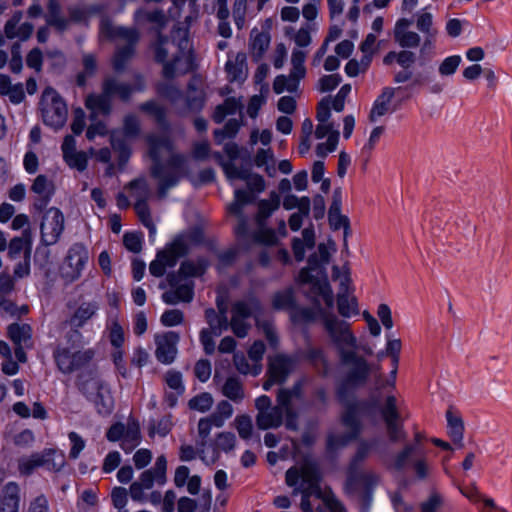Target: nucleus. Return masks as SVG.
<instances>
[{
    "instance_id": "nucleus-53",
    "label": "nucleus",
    "mask_w": 512,
    "mask_h": 512,
    "mask_svg": "<svg viewBox=\"0 0 512 512\" xmlns=\"http://www.w3.org/2000/svg\"><path fill=\"white\" fill-rule=\"evenodd\" d=\"M94 355L92 349L72 353L73 372L85 368L92 361Z\"/></svg>"
},
{
    "instance_id": "nucleus-64",
    "label": "nucleus",
    "mask_w": 512,
    "mask_h": 512,
    "mask_svg": "<svg viewBox=\"0 0 512 512\" xmlns=\"http://www.w3.org/2000/svg\"><path fill=\"white\" fill-rule=\"evenodd\" d=\"M432 15L430 13H423L417 19V29L422 33L429 36H436L437 30L432 27Z\"/></svg>"
},
{
    "instance_id": "nucleus-59",
    "label": "nucleus",
    "mask_w": 512,
    "mask_h": 512,
    "mask_svg": "<svg viewBox=\"0 0 512 512\" xmlns=\"http://www.w3.org/2000/svg\"><path fill=\"white\" fill-rule=\"evenodd\" d=\"M461 63L459 55H453L445 58L439 65V73L442 76L453 75Z\"/></svg>"
},
{
    "instance_id": "nucleus-39",
    "label": "nucleus",
    "mask_w": 512,
    "mask_h": 512,
    "mask_svg": "<svg viewBox=\"0 0 512 512\" xmlns=\"http://www.w3.org/2000/svg\"><path fill=\"white\" fill-rule=\"evenodd\" d=\"M337 307L339 314L345 318H350L352 315L359 313L357 299L345 293H338Z\"/></svg>"
},
{
    "instance_id": "nucleus-63",
    "label": "nucleus",
    "mask_w": 512,
    "mask_h": 512,
    "mask_svg": "<svg viewBox=\"0 0 512 512\" xmlns=\"http://www.w3.org/2000/svg\"><path fill=\"white\" fill-rule=\"evenodd\" d=\"M157 92L172 102H175L182 97V92L170 83H159L157 86Z\"/></svg>"
},
{
    "instance_id": "nucleus-17",
    "label": "nucleus",
    "mask_w": 512,
    "mask_h": 512,
    "mask_svg": "<svg viewBox=\"0 0 512 512\" xmlns=\"http://www.w3.org/2000/svg\"><path fill=\"white\" fill-rule=\"evenodd\" d=\"M296 361L287 355L278 354L269 358L267 375L273 377L277 384L284 383L295 368Z\"/></svg>"
},
{
    "instance_id": "nucleus-2",
    "label": "nucleus",
    "mask_w": 512,
    "mask_h": 512,
    "mask_svg": "<svg viewBox=\"0 0 512 512\" xmlns=\"http://www.w3.org/2000/svg\"><path fill=\"white\" fill-rule=\"evenodd\" d=\"M231 314L230 321L227 316L220 315L219 322L211 330L214 336H220L230 327L238 338H244L251 327L245 320L253 317L257 328L262 330L270 346L273 348L278 346L279 339L275 327L270 319L262 317L264 306L254 293H249L244 299L235 301L231 307Z\"/></svg>"
},
{
    "instance_id": "nucleus-1",
    "label": "nucleus",
    "mask_w": 512,
    "mask_h": 512,
    "mask_svg": "<svg viewBox=\"0 0 512 512\" xmlns=\"http://www.w3.org/2000/svg\"><path fill=\"white\" fill-rule=\"evenodd\" d=\"M146 142L152 160L150 174L158 181V197L164 199L185 174L186 158L174 153L173 143L167 135L149 134Z\"/></svg>"
},
{
    "instance_id": "nucleus-46",
    "label": "nucleus",
    "mask_w": 512,
    "mask_h": 512,
    "mask_svg": "<svg viewBox=\"0 0 512 512\" xmlns=\"http://www.w3.org/2000/svg\"><path fill=\"white\" fill-rule=\"evenodd\" d=\"M311 287L309 291H304V294L307 298L313 301L314 306L321 311V305L318 300V297L323 294V292L328 288L329 283L327 280L321 281L320 279H316L312 283H310Z\"/></svg>"
},
{
    "instance_id": "nucleus-36",
    "label": "nucleus",
    "mask_w": 512,
    "mask_h": 512,
    "mask_svg": "<svg viewBox=\"0 0 512 512\" xmlns=\"http://www.w3.org/2000/svg\"><path fill=\"white\" fill-rule=\"evenodd\" d=\"M222 394L235 403H239L244 398V389L240 379L236 376H230L224 382L221 388Z\"/></svg>"
},
{
    "instance_id": "nucleus-42",
    "label": "nucleus",
    "mask_w": 512,
    "mask_h": 512,
    "mask_svg": "<svg viewBox=\"0 0 512 512\" xmlns=\"http://www.w3.org/2000/svg\"><path fill=\"white\" fill-rule=\"evenodd\" d=\"M58 369L64 374L73 373L72 352L67 348H58L54 352Z\"/></svg>"
},
{
    "instance_id": "nucleus-40",
    "label": "nucleus",
    "mask_w": 512,
    "mask_h": 512,
    "mask_svg": "<svg viewBox=\"0 0 512 512\" xmlns=\"http://www.w3.org/2000/svg\"><path fill=\"white\" fill-rule=\"evenodd\" d=\"M302 396V384L296 382L291 388H280L277 392V402L282 406H293L294 399H300Z\"/></svg>"
},
{
    "instance_id": "nucleus-13",
    "label": "nucleus",
    "mask_w": 512,
    "mask_h": 512,
    "mask_svg": "<svg viewBox=\"0 0 512 512\" xmlns=\"http://www.w3.org/2000/svg\"><path fill=\"white\" fill-rule=\"evenodd\" d=\"M300 478L303 485L320 487L321 473L318 464L305 459L300 468L292 466L286 471L285 480L289 487H295Z\"/></svg>"
},
{
    "instance_id": "nucleus-21",
    "label": "nucleus",
    "mask_w": 512,
    "mask_h": 512,
    "mask_svg": "<svg viewBox=\"0 0 512 512\" xmlns=\"http://www.w3.org/2000/svg\"><path fill=\"white\" fill-rule=\"evenodd\" d=\"M270 41L271 36L268 31H260L258 28L251 30L249 48L255 61L262 59L269 48Z\"/></svg>"
},
{
    "instance_id": "nucleus-47",
    "label": "nucleus",
    "mask_w": 512,
    "mask_h": 512,
    "mask_svg": "<svg viewBox=\"0 0 512 512\" xmlns=\"http://www.w3.org/2000/svg\"><path fill=\"white\" fill-rule=\"evenodd\" d=\"M134 209L142 224L149 229L150 233H154L155 225L152 221L147 201H136Z\"/></svg>"
},
{
    "instance_id": "nucleus-27",
    "label": "nucleus",
    "mask_w": 512,
    "mask_h": 512,
    "mask_svg": "<svg viewBox=\"0 0 512 512\" xmlns=\"http://www.w3.org/2000/svg\"><path fill=\"white\" fill-rule=\"evenodd\" d=\"M280 206V196L275 192H270L269 199H262L258 202V213L255 220L258 227H264L266 220L276 211Z\"/></svg>"
},
{
    "instance_id": "nucleus-56",
    "label": "nucleus",
    "mask_w": 512,
    "mask_h": 512,
    "mask_svg": "<svg viewBox=\"0 0 512 512\" xmlns=\"http://www.w3.org/2000/svg\"><path fill=\"white\" fill-rule=\"evenodd\" d=\"M128 187L135 190L136 201H147L150 197V189L145 179H134Z\"/></svg>"
},
{
    "instance_id": "nucleus-35",
    "label": "nucleus",
    "mask_w": 512,
    "mask_h": 512,
    "mask_svg": "<svg viewBox=\"0 0 512 512\" xmlns=\"http://www.w3.org/2000/svg\"><path fill=\"white\" fill-rule=\"evenodd\" d=\"M141 434L139 424L135 421H130L127 424V431L121 439L120 447L126 453L133 451L140 443Z\"/></svg>"
},
{
    "instance_id": "nucleus-62",
    "label": "nucleus",
    "mask_w": 512,
    "mask_h": 512,
    "mask_svg": "<svg viewBox=\"0 0 512 512\" xmlns=\"http://www.w3.org/2000/svg\"><path fill=\"white\" fill-rule=\"evenodd\" d=\"M339 74L325 75L318 80V90L322 93L332 91L341 82Z\"/></svg>"
},
{
    "instance_id": "nucleus-54",
    "label": "nucleus",
    "mask_w": 512,
    "mask_h": 512,
    "mask_svg": "<svg viewBox=\"0 0 512 512\" xmlns=\"http://www.w3.org/2000/svg\"><path fill=\"white\" fill-rule=\"evenodd\" d=\"M325 314L323 310L319 311L316 307L314 308H298L296 311H294L292 317L293 320L296 322H302V323H312L316 320L317 314Z\"/></svg>"
},
{
    "instance_id": "nucleus-12",
    "label": "nucleus",
    "mask_w": 512,
    "mask_h": 512,
    "mask_svg": "<svg viewBox=\"0 0 512 512\" xmlns=\"http://www.w3.org/2000/svg\"><path fill=\"white\" fill-rule=\"evenodd\" d=\"M63 230V213L55 207L48 209L44 214L40 225L41 244L44 246H51L56 244Z\"/></svg>"
},
{
    "instance_id": "nucleus-14",
    "label": "nucleus",
    "mask_w": 512,
    "mask_h": 512,
    "mask_svg": "<svg viewBox=\"0 0 512 512\" xmlns=\"http://www.w3.org/2000/svg\"><path fill=\"white\" fill-rule=\"evenodd\" d=\"M88 261V251L81 243L73 244L65 258V266L62 268V275L69 281L78 279Z\"/></svg>"
},
{
    "instance_id": "nucleus-41",
    "label": "nucleus",
    "mask_w": 512,
    "mask_h": 512,
    "mask_svg": "<svg viewBox=\"0 0 512 512\" xmlns=\"http://www.w3.org/2000/svg\"><path fill=\"white\" fill-rule=\"evenodd\" d=\"M104 83H108L111 88V95H118L122 101H128L134 88L123 82H119L116 78L107 76L103 80Z\"/></svg>"
},
{
    "instance_id": "nucleus-48",
    "label": "nucleus",
    "mask_w": 512,
    "mask_h": 512,
    "mask_svg": "<svg viewBox=\"0 0 512 512\" xmlns=\"http://www.w3.org/2000/svg\"><path fill=\"white\" fill-rule=\"evenodd\" d=\"M234 424L239 436L242 439L248 440L252 436L253 424L250 416L239 415L235 418Z\"/></svg>"
},
{
    "instance_id": "nucleus-45",
    "label": "nucleus",
    "mask_w": 512,
    "mask_h": 512,
    "mask_svg": "<svg viewBox=\"0 0 512 512\" xmlns=\"http://www.w3.org/2000/svg\"><path fill=\"white\" fill-rule=\"evenodd\" d=\"M373 446V442L361 440L358 444L356 453L351 459L348 467L361 468L362 462L369 456Z\"/></svg>"
},
{
    "instance_id": "nucleus-37",
    "label": "nucleus",
    "mask_w": 512,
    "mask_h": 512,
    "mask_svg": "<svg viewBox=\"0 0 512 512\" xmlns=\"http://www.w3.org/2000/svg\"><path fill=\"white\" fill-rule=\"evenodd\" d=\"M246 56L243 53H238L234 61H227L226 71L230 77V81H239L245 78Z\"/></svg>"
},
{
    "instance_id": "nucleus-55",
    "label": "nucleus",
    "mask_w": 512,
    "mask_h": 512,
    "mask_svg": "<svg viewBox=\"0 0 512 512\" xmlns=\"http://www.w3.org/2000/svg\"><path fill=\"white\" fill-rule=\"evenodd\" d=\"M394 38L402 48H416L420 44V36L413 31L398 32Z\"/></svg>"
},
{
    "instance_id": "nucleus-11",
    "label": "nucleus",
    "mask_w": 512,
    "mask_h": 512,
    "mask_svg": "<svg viewBox=\"0 0 512 512\" xmlns=\"http://www.w3.org/2000/svg\"><path fill=\"white\" fill-rule=\"evenodd\" d=\"M189 248L183 236L176 237L166 249L157 253L156 259L149 265L150 273L155 277H161L166 267H173L177 260L188 254Z\"/></svg>"
},
{
    "instance_id": "nucleus-15",
    "label": "nucleus",
    "mask_w": 512,
    "mask_h": 512,
    "mask_svg": "<svg viewBox=\"0 0 512 512\" xmlns=\"http://www.w3.org/2000/svg\"><path fill=\"white\" fill-rule=\"evenodd\" d=\"M111 88L102 82L100 93H91L85 99L86 108L91 111L90 118L95 120L98 115L109 116L112 112Z\"/></svg>"
},
{
    "instance_id": "nucleus-32",
    "label": "nucleus",
    "mask_w": 512,
    "mask_h": 512,
    "mask_svg": "<svg viewBox=\"0 0 512 512\" xmlns=\"http://www.w3.org/2000/svg\"><path fill=\"white\" fill-rule=\"evenodd\" d=\"M27 249L32 250V231L29 227L23 230L20 237L10 240L8 256L10 259H16L22 251L25 253Z\"/></svg>"
},
{
    "instance_id": "nucleus-43",
    "label": "nucleus",
    "mask_w": 512,
    "mask_h": 512,
    "mask_svg": "<svg viewBox=\"0 0 512 512\" xmlns=\"http://www.w3.org/2000/svg\"><path fill=\"white\" fill-rule=\"evenodd\" d=\"M272 306L276 310L293 308L295 306L292 289L276 292L272 298Z\"/></svg>"
},
{
    "instance_id": "nucleus-28",
    "label": "nucleus",
    "mask_w": 512,
    "mask_h": 512,
    "mask_svg": "<svg viewBox=\"0 0 512 512\" xmlns=\"http://www.w3.org/2000/svg\"><path fill=\"white\" fill-rule=\"evenodd\" d=\"M139 109L153 117L157 125L165 131L170 129V123L167 119L166 109L155 100H149L142 103Z\"/></svg>"
},
{
    "instance_id": "nucleus-51",
    "label": "nucleus",
    "mask_w": 512,
    "mask_h": 512,
    "mask_svg": "<svg viewBox=\"0 0 512 512\" xmlns=\"http://www.w3.org/2000/svg\"><path fill=\"white\" fill-rule=\"evenodd\" d=\"M127 138H136L140 133V123L138 118L129 114L123 120V129L121 131Z\"/></svg>"
},
{
    "instance_id": "nucleus-10",
    "label": "nucleus",
    "mask_w": 512,
    "mask_h": 512,
    "mask_svg": "<svg viewBox=\"0 0 512 512\" xmlns=\"http://www.w3.org/2000/svg\"><path fill=\"white\" fill-rule=\"evenodd\" d=\"M385 424L386 435L391 443H400L407 439L404 430L403 419L397 406V399L394 395H388L385 403L380 409Z\"/></svg>"
},
{
    "instance_id": "nucleus-58",
    "label": "nucleus",
    "mask_w": 512,
    "mask_h": 512,
    "mask_svg": "<svg viewBox=\"0 0 512 512\" xmlns=\"http://www.w3.org/2000/svg\"><path fill=\"white\" fill-rule=\"evenodd\" d=\"M233 362H234L236 369L242 374L251 373L252 375L256 376L261 371L260 365H255L251 369L248 360L246 359V357L243 354H235L233 357Z\"/></svg>"
},
{
    "instance_id": "nucleus-25",
    "label": "nucleus",
    "mask_w": 512,
    "mask_h": 512,
    "mask_svg": "<svg viewBox=\"0 0 512 512\" xmlns=\"http://www.w3.org/2000/svg\"><path fill=\"white\" fill-rule=\"evenodd\" d=\"M447 419V433L451 438L452 442L458 447L463 448L464 438V421L461 416L454 414L451 409L446 412Z\"/></svg>"
},
{
    "instance_id": "nucleus-7",
    "label": "nucleus",
    "mask_w": 512,
    "mask_h": 512,
    "mask_svg": "<svg viewBox=\"0 0 512 512\" xmlns=\"http://www.w3.org/2000/svg\"><path fill=\"white\" fill-rule=\"evenodd\" d=\"M104 32L109 38H118L126 42V45L116 49L112 60L113 69L118 73L123 72L135 54V47L140 39L139 31L136 28L113 26L108 23L104 27Z\"/></svg>"
},
{
    "instance_id": "nucleus-50",
    "label": "nucleus",
    "mask_w": 512,
    "mask_h": 512,
    "mask_svg": "<svg viewBox=\"0 0 512 512\" xmlns=\"http://www.w3.org/2000/svg\"><path fill=\"white\" fill-rule=\"evenodd\" d=\"M31 190L38 195L52 196L54 185L45 175H38L31 186Z\"/></svg>"
},
{
    "instance_id": "nucleus-24",
    "label": "nucleus",
    "mask_w": 512,
    "mask_h": 512,
    "mask_svg": "<svg viewBox=\"0 0 512 512\" xmlns=\"http://www.w3.org/2000/svg\"><path fill=\"white\" fill-rule=\"evenodd\" d=\"M20 488L15 482L7 483L2 489L0 512H18Z\"/></svg>"
},
{
    "instance_id": "nucleus-8",
    "label": "nucleus",
    "mask_w": 512,
    "mask_h": 512,
    "mask_svg": "<svg viewBox=\"0 0 512 512\" xmlns=\"http://www.w3.org/2000/svg\"><path fill=\"white\" fill-rule=\"evenodd\" d=\"M40 109L43 122L54 128L59 129L64 126L67 120V106L58 92L52 87H47L41 96Z\"/></svg>"
},
{
    "instance_id": "nucleus-19",
    "label": "nucleus",
    "mask_w": 512,
    "mask_h": 512,
    "mask_svg": "<svg viewBox=\"0 0 512 512\" xmlns=\"http://www.w3.org/2000/svg\"><path fill=\"white\" fill-rule=\"evenodd\" d=\"M345 405V411L342 415V423L349 430V438L357 439L362 431V424L358 417L357 404L352 399L347 402H341Z\"/></svg>"
},
{
    "instance_id": "nucleus-22",
    "label": "nucleus",
    "mask_w": 512,
    "mask_h": 512,
    "mask_svg": "<svg viewBox=\"0 0 512 512\" xmlns=\"http://www.w3.org/2000/svg\"><path fill=\"white\" fill-rule=\"evenodd\" d=\"M303 358L308 361L321 376H327L330 370L325 351L321 347L307 346L303 352Z\"/></svg>"
},
{
    "instance_id": "nucleus-60",
    "label": "nucleus",
    "mask_w": 512,
    "mask_h": 512,
    "mask_svg": "<svg viewBox=\"0 0 512 512\" xmlns=\"http://www.w3.org/2000/svg\"><path fill=\"white\" fill-rule=\"evenodd\" d=\"M184 320V314L179 309L166 310L161 316V323L166 327L179 325Z\"/></svg>"
},
{
    "instance_id": "nucleus-31",
    "label": "nucleus",
    "mask_w": 512,
    "mask_h": 512,
    "mask_svg": "<svg viewBox=\"0 0 512 512\" xmlns=\"http://www.w3.org/2000/svg\"><path fill=\"white\" fill-rule=\"evenodd\" d=\"M167 281L171 288H174L182 302H191L194 296L193 283L189 280L181 279V275L169 273Z\"/></svg>"
},
{
    "instance_id": "nucleus-34",
    "label": "nucleus",
    "mask_w": 512,
    "mask_h": 512,
    "mask_svg": "<svg viewBox=\"0 0 512 512\" xmlns=\"http://www.w3.org/2000/svg\"><path fill=\"white\" fill-rule=\"evenodd\" d=\"M207 266L208 262L203 258H199L196 262L186 260L181 263L179 270L174 273L181 275V279L188 280L189 277L201 276Z\"/></svg>"
},
{
    "instance_id": "nucleus-52",
    "label": "nucleus",
    "mask_w": 512,
    "mask_h": 512,
    "mask_svg": "<svg viewBox=\"0 0 512 512\" xmlns=\"http://www.w3.org/2000/svg\"><path fill=\"white\" fill-rule=\"evenodd\" d=\"M172 40L177 44L179 52L183 55L189 49L188 30L183 27H174L171 32Z\"/></svg>"
},
{
    "instance_id": "nucleus-23",
    "label": "nucleus",
    "mask_w": 512,
    "mask_h": 512,
    "mask_svg": "<svg viewBox=\"0 0 512 512\" xmlns=\"http://www.w3.org/2000/svg\"><path fill=\"white\" fill-rule=\"evenodd\" d=\"M414 451V445L406 444L393 458H389L385 454H380V460L387 470L401 472L404 470L408 459Z\"/></svg>"
},
{
    "instance_id": "nucleus-3",
    "label": "nucleus",
    "mask_w": 512,
    "mask_h": 512,
    "mask_svg": "<svg viewBox=\"0 0 512 512\" xmlns=\"http://www.w3.org/2000/svg\"><path fill=\"white\" fill-rule=\"evenodd\" d=\"M340 362L346 367V372L337 386L336 396L340 402H347L354 398L357 389L368 383L373 367L356 351L343 354Z\"/></svg>"
},
{
    "instance_id": "nucleus-16",
    "label": "nucleus",
    "mask_w": 512,
    "mask_h": 512,
    "mask_svg": "<svg viewBox=\"0 0 512 512\" xmlns=\"http://www.w3.org/2000/svg\"><path fill=\"white\" fill-rule=\"evenodd\" d=\"M179 335L174 331L166 332L162 335L155 336L157 360L163 364H170L174 361L177 354V344Z\"/></svg>"
},
{
    "instance_id": "nucleus-33",
    "label": "nucleus",
    "mask_w": 512,
    "mask_h": 512,
    "mask_svg": "<svg viewBox=\"0 0 512 512\" xmlns=\"http://www.w3.org/2000/svg\"><path fill=\"white\" fill-rule=\"evenodd\" d=\"M127 137L120 130L110 132V144L114 151L119 153V162L124 164L128 161L131 151L127 143Z\"/></svg>"
},
{
    "instance_id": "nucleus-6",
    "label": "nucleus",
    "mask_w": 512,
    "mask_h": 512,
    "mask_svg": "<svg viewBox=\"0 0 512 512\" xmlns=\"http://www.w3.org/2000/svg\"><path fill=\"white\" fill-rule=\"evenodd\" d=\"M322 324L330 342L338 352L339 359L345 353L356 351L357 338L353 334L349 322L339 319L334 314H323Z\"/></svg>"
},
{
    "instance_id": "nucleus-18",
    "label": "nucleus",
    "mask_w": 512,
    "mask_h": 512,
    "mask_svg": "<svg viewBox=\"0 0 512 512\" xmlns=\"http://www.w3.org/2000/svg\"><path fill=\"white\" fill-rule=\"evenodd\" d=\"M166 470V457L164 455H160L157 457L154 467L142 472L139 480L136 482L145 489H151L153 487L154 481L160 485H163L166 482Z\"/></svg>"
},
{
    "instance_id": "nucleus-44",
    "label": "nucleus",
    "mask_w": 512,
    "mask_h": 512,
    "mask_svg": "<svg viewBox=\"0 0 512 512\" xmlns=\"http://www.w3.org/2000/svg\"><path fill=\"white\" fill-rule=\"evenodd\" d=\"M330 260L329 251L324 243L318 245V251L308 257V267L317 270L321 265L328 264Z\"/></svg>"
},
{
    "instance_id": "nucleus-5",
    "label": "nucleus",
    "mask_w": 512,
    "mask_h": 512,
    "mask_svg": "<svg viewBox=\"0 0 512 512\" xmlns=\"http://www.w3.org/2000/svg\"><path fill=\"white\" fill-rule=\"evenodd\" d=\"M381 482L380 474L364 471L361 468L348 467L346 472L345 490L349 495L357 497L361 512H369L374 488Z\"/></svg>"
},
{
    "instance_id": "nucleus-4",
    "label": "nucleus",
    "mask_w": 512,
    "mask_h": 512,
    "mask_svg": "<svg viewBox=\"0 0 512 512\" xmlns=\"http://www.w3.org/2000/svg\"><path fill=\"white\" fill-rule=\"evenodd\" d=\"M75 385L79 392L90 402L98 414L108 416L114 408V400L108 385L99 378L95 369L81 371Z\"/></svg>"
},
{
    "instance_id": "nucleus-61",
    "label": "nucleus",
    "mask_w": 512,
    "mask_h": 512,
    "mask_svg": "<svg viewBox=\"0 0 512 512\" xmlns=\"http://www.w3.org/2000/svg\"><path fill=\"white\" fill-rule=\"evenodd\" d=\"M253 239L255 242L264 245H275L278 240L273 229H265L264 227H259V230L254 233Z\"/></svg>"
},
{
    "instance_id": "nucleus-30",
    "label": "nucleus",
    "mask_w": 512,
    "mask_h": 512,
    "mask_svg": "<svg viewBox=\"0 0 512 512\" xmlns=\"http://www.w3.org/2000/svg\"><path fill=\"white\" fill-rule=\"evenodd\" d=\"M7 332L15 345L32 346V328L29 324L12 323L8 326Z\"/></svg>"
},
{
    "instance_id": "nucleus-29",
    "label": "nucleus",
    "mask_w": 512,
    "mask_h": 512,
    "mask_svg": "<svg viewBox=\"0 0 512 512\" xmlns=\"http://www.w3.org/2000/svg\"><path fill=\"white\" fill-rule=\"evenodd\" d=\"M99 309L97 302L82 303L69 319L68 323L71 328L79 329L91 319Z\"/></svg>"
},
{
    "instance_id": "nucleus-49",
    "label": "nucleus",
    "mask_w": 512,
    "mask_h": 512,
    "mask_svg": "<svg viewBox=\"0 0 512 512\" xmlns=\"http://www.w3.org/2000/svg\"><path fill=\"white\" fill-rule=\"evenodd\" d=\"M213 404V397L208 392H203L189 400V407L200 412L208 411Z\"/></svg>"
},
{
    "instance_id": "nucleus-20",
    "label": "nucleus",
    "mask_w": 512,
    "mask_h": 512,
    "mask_svg": "<svg viewBox=\"0 0 512 512\" xmlns=\"http://www.w3.org/2000/svg\"><path fill=\"white\" fill-rule=\"evenodd\" d=\"M284 419V406L281 404L275 405L267 411L257 413L256 425L261 430L270 428H278L283 424Z\"/></svg>"
},
{
    "instance_id": "nucleus-9",
    "label": "nucleus",
    "mask_w": 512,
    "mask_h": 512,
    "mask_svg": "<svg viewBox=\"0 0 512 512\" xmlns=\"http://www.w3.org/2000/svg\"><path fill=\"white\" fill-rule=\"evenodd\" d=\"M64 466L65 455L52 448L44 449L39 453H33L19 462L21 473L26 475H30L38 467H45L49 471L58 472Z\"/></svg>"
},
{
    "instance_id": "nucleus-38",
    "label": "nucleus",
    "mask_w": 512,
    "mask_h": 512,
    "mask_svg": "<svg viewBox=\"0 0 512 512\" xmlns=\"http://www.w3.org/2000/svg\"><path fill=\"white\" fill-rule=\"evenodd\" d=\"M134 18L136 22L145 19L148 22L155 23L158 26V30H162L167 24V17L162 9H156L151 12L138 9L134 14Z\"/></svg>"
},
{
    "instance_id": "nucleus-26",
    "label": "nucleus",
    "mask_w": 512,
    "mask_h": 512,
    "mask_svg": "<svg viewBox=\"0 0 512 512\" xmlns=\"http://www.w3.org/2000/svg\"><path fill=\"white\" fill-rule=\"evenodd\" d=\"M398 88L385 87L375 100L369 113L370 122H375L379 117L384 116L390 107V103Z\"/></svg>"
},
{
    "instance_id": "nucleus-57",
    "label": "nucleus",
    "mask_w": 512,
    "mask_h": 512,
    "mask_svg": "<svg viewBox=\"0 0 512 512\" xmlns=\"http://www.w3.org/2000/svg\"><path fill=\"white\" fill-rule=\"evenodd\" d=\"M236 436L232 432H221L217 435L215 441L216 449L229 452L234 449Z\"/></svg>"
}]
</instances>
